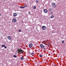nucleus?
Returning <instances> with one entry per match:
<instances>
[{"instance_id": "obj_5", "label": "nucleus", "mask_w": 66, "mask_h": 66, "mask_svg": "<svg viewBox=\"0 0 66 66\" xmlns=\"http://www.w3.org/2000/svg\"><path fill=\"white\" fill-rule=\"evenodd\" d=\"M43 12L45 13H47L48 12V10L46 9H45L43 10Z\"/></svg>"}, {"instance_id": "obj_10", "label": "nucleus", "mask_w": 66, "mask_h": 66, "mask_svg": "<svg viewBox=\"0 0 66 66\" xmlns=\"http://www.w3.org/2000/svg\"><path fill=\"white\" fill-rule=\"evenodd\" d=\"M51 18H54V15H52L51 16Z\"/></svg>"}, {"instance_id": "obj_24", "label": "nucleus", "mask_w": 66, "mask_h": 66, "mask_svg": "<svg viewBox=\"0 0 66 66\" xmlns=\"http://www.w3.org/2000/svg\"><path fill=\"white\" fill-rule=\"evenodd\" d=\"M30 13H31V12H29L28 13H29V14H30Z\"/></svg>"}, {"instance_id": "obj_28", "label": "nucleus", "mask_w": 66, "mask_h": 66, "mask_svg": "<svg viewBox=\"0 0 66 66\" xmlns=\"http://www.w3.org/2000/svg\"><path fill=\"white\" fill-rule=\"evenodd\" d=\"M1 16V14H0V17Z\"/></svg>"}, {"instance_id": "obj_22", "label": "nucleus", "mask_w": 66, "mask_h": 66, "mask_svg": "<svg viewBox=\"0 0 66 66\" xmlns=\"http://www.w3.org/2000/svg\"><path fill=\"white\" fill-rule=\"evenodd\" d=\"M4 47L5 49H6V48H7V47H6V46H5Z\"/></svg>"}, {"instance_id": "obj_14", "label": "nucleus", "mask_w": 66, "mask_h": 66, "mask_svg": "<svg viewBox=\"0 0 66 66\" xmlns=\"http://www.w3.org/2000/svg\"><path fill=\"white\" fill-rule=\"evenodd\" d=\"M21 60H22V61H23V60L24 59L23 57H21Z\"/></svg>"}, {"instance_id": "obj_9", "label": "nucleus", "mask_w": 66, "mask_h": 66, "mask_svg": "<svg viewBox=\"0 0 66 66\" xmlns=\"http://www.w3.org/2000/svg\"><path fill=\"white\" fill-rule=\"evenodd\" d=\"M7 38L9 40H11V37L10 36H8L7 37Z\"/></svg>"}, {"instance_id": "obj_26", "label": "nucleus", "mask_w": 66, "mask_h": 66, "mask_svg": "<svg viewBox=\"0 0 66 66\" xmlns=\"http://www.w3.org/2000/svg\"><path fill=\"white\" fill-rule=\"evenodd\" d=\"M51 15L52 14V13H51Z\"/></svg>"}, {"instance_id": "obj_16", "label": "nucleus", "mask_w": 66, "mask_h": 66, "mask_svg": "<svg viewBox=\"0 0 66 66\" xmlns=\"http://www.w3.org/2000/svg\"><path fill=\"white\" fill-rule=\"evenodd\" d=\"M5 45H2V47H5Z\"/></svg>"}, {"instance_id": "obj_18", "label": "nucleus", "mask_w": 66, "mask_h": 66, "mask_svg": "<svg viewBox=\"0 0 66 66\" xmlns=\"http://www.w3.org/2000/svg\"><path fill=\"white\" fill-rule=\"evenodd\" d=\"M31 55H34V53H31Z\"/></svg>"}, {"instance_id": "obj_23", "label": "nucleus", "mask_w": 66, "mask_h": 66, "mask_svg": "<svg viewBox=\"0 0 66 66\" xmlns=\"http://www.w3.org/2000/svg\"><path fill=\"white\" fill-rule=\"evenodd\" d=\"M19 32H21V30L19 29Z\"/></svg>"}, {"instance_id": "obj_11", "label": "nucleus", "mask_w": 66, "mask_h": 66, "mask_svg": "<svg viewBox=\"0 0 66 66\" xmlns=\"http://www.w3.org/2000/svg\"><path fill=\"white\" fill-rule=\"evenodd\" d=\"M39 56L40 57H43V55L40 54H39Z\"/></svg>"}, {"instance_id": "obj_17", "label": "nucleus", "mask_w": 66, "mask_h": 66, "mask_svg": "<svg viewBox=\"0 0 66 66\" xmlns=\"http://www.w3.org/2000/svg\"><path fill=\"white\" fill-rule=\"evenodd\" d=\"M13 57H17V56L16 55H13Z\"/></svg>"}, {"instance_id": "obj_1", "label": "nucleus", "mask_w": 66, "mask_h": 66, "mask_svg": "<svg viewBox=\"0 0 66 66\" xmlns=\"http://www.w3.org/2000/svg\"><path fill=\"white\" fill-rule=\"evenodd\" d=\"M23 51L21 50V49H18V52L19 54H21V53H23Z\"/></svg>"}, {"instance_id": "obj_3", "label": "nucleus", "mask_w": 66, "mask_h": 66, "mask_svg": "<svg viewBox=\"0 0 66 66\" xmlns=\"http://www.w3.org/2000/svg\"><path fill=\"white\" fill-rule=\"evenodd\" d=\"M42 28L43 30H45L46 29V27L45 26H43Z\"/></svg>"}, {"instance_id": "obj_4", "label": "nucleus", "mask_w": 66, "mask_h": 66, "mask_svg": "<svg viewBox=\"0 0 66 66\" xmlns=\"http://www.w3.org/2000/svg\"><path fill=\"white\" fill-rule=\"evenodd\" d=\"M12 21L13 22H17V20L16 19H13L12 20Z\"/></svg>"}, {"instance_id": "obj_15", "label": "nucleus", "mask_w": 66, "mask_h": 66, "mask_svg": "<svg viewBox=\"0 0 66 66\" xmlns=\"http://www.w3.org/2000/svg\"><path fill=\"white\" fill-rule=\"evenodd\" d=\"M20 7L21 9H24V7L20 6Z\"/></svg>"}, {"instance_id": "obj_2", "label": "nucleus", "mask_w": 66, "mask_h": 66, "mask_svg": "<svg viewBox=\"0 0 66 66\" xmlns=\"http://www.w3.org/2000/svg\"><path fill=\"white\" fill-rule=\"evenodd\" d=\"M52 6H54V8H55L56 7V6L55 5V3H53L52 4Z\"/></svg>"}, {"instance_id": "obj_25", "label": "nucleus", "mask_w": 66, "mask_h": 66, "mask_svg": "<svg viewBox=\"0 0 66 66\" xmlns=\"http://www.w3.org/2000/svg\"><path fill=\"white\" fill-rule=\"evenodd\" d=\"M43 50H46V48H43Z\"/></svg>"}, {"instance_id": "obj_6", "label": "nucleus", "mask_w": 66, "mask_h": 66, "mask_svg": "<svg viewBox=\"0 0 66 66\" xmlns=\"http://www.w3.org/2000/svg\"><path fill=\"white\" fill-rule=\"evenodd\" d=\"M29 46L30 48H32L33 46V44H29Z\"/></svg>"}, {"instance_id": "obj_12", "label": "nucleus", "mask_w": 66, "mask_h": 66, "mask_svg": "<svg viewBox=\"0 0 66 66\" xmlns=\"http://www.w3.org/2000/svg\"><path fill=\"white\" fill-rule=\"evenodd\" d=\"M24 7H27L28 6V5H26L23 6Z\"/></svg>"}, {"instance_id": "obj_27", "label": "nucleus", "mask_w": 66, "mask_h": 66, "mask_svg": "<svg viewBox=\"0 0 66 66\" xmlns=\"http://www.w3.org/2000/svg\"><path fill=\"white\" fill-rule=\"evenodd\" d=\"M54 66H56L55 65H54Z\"/></svg>"}, {"instance_id": "obj_13", "label": "nucleus", "mask_w": 66, "mask_h": 66, "mask_svg": "<svg viewBox=\"0 0 66 66\" xmlns=\"http://www.w3.org/2000/svg\"><path fill=\"white\" fill-rule=\"evenodd\" d=\"M51 10H52V9L50 8V9H49V12H51Z\"/></svg>"}, {"instance_id": "obj_7", "label": "nucleus", "mask_w": 66, "mask_h": 66, "mask_svg": "<svg viewBox=\"0 0 66 66\" xmlns=\"http://www.w3.org/2000/svg\"><path fill=\"white\" fill-rule=\"evenodd\" d=\"M40 46L42 48H44V45L43 44H40Z\"/></svg>"}, {"instance_id": "obj_8", "label": "nucleus", "mask_w": 66, "mask_h": 66, "mask_svg": "<svg viewBox=\"0 0 66 66\" xmlns=\"http://www.w3.org/2000/svg\"><path fill=\"white\" fill-rule=\"evenodd\" d=\"M17 15V13L16 14V13H13V16L14 17H16Z\"/></svg>"}, {"instance_id": "obj_19", "label": "nucleus", "mask_w": 66, "mask_h": 66, "mask_svg": "<svg viewBox=\"0 0 66 66\" xmlns=\"http://www.w3.org/2000/svg\"><path fill=\"white\" fill-rule=\"evenodd\" d=\"M62 44H64V40H63L62 42Z\"/></svg>"}, {"instance_id": "obj_21", "label": "nucleus", "mask_w": 66, "mask_h": 66, "mask_svg": "<svg viewBox=\"0 0 66 66\" xmlns=\"http://www.w3.org/2000/svg\"><path fill=\"white\" fill-rule=\"evenodd\" d=\"M36 3H38V1L37 0L36 1Z\"/></svg>"}, {"instance_id": "obj_20", "label": "nucleus", "mask_w": 66, "mask_h": 66, "mask_svg": "<svg viewBox=\"0 0 66 66\" xmlns=\"http://www.w3.org/2000/svg\"><path fill=\"white\" fill-rule=\"evenodd\" d=\"M33 9H36V6H34L33 7Z\"/></svg>"}]
</instances>
